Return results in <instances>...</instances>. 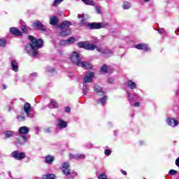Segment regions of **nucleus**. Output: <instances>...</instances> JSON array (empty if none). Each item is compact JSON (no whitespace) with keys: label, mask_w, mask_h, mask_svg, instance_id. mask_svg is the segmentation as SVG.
<instances>
[{"label":"nucleus","mask_w":179,"mask_h":179,"mask_svg":"<svg viewBox=\"0 0 179 179\" xmlns=\"http://www.w3.org/2000/svg\"><path fill=\"white\" fill-rule=\"evenodd\" d=\"M105 155L106 156H110V155H111V150L107 149V150H105V152H104Z\"/></svg>","instance_id":"a18cd8bd"},{"label":"nucleus","mask_w":179,"mask_h":179,"mask_svg":"<svg viewBox=\"0 0 179 179\" xmlns=\"http://www.w3.org/2000/svg\"><path fill=\"white\" fill-rule=\"evenodd\" d=\"M22 31H23V33L26 34V33H27V29L25 27H22Z\"/></svg>","instance_id":"8fccbe9b"},{"label":"nucleus","mask_w":179,"mask_h":179,"mask_svg":"<svg viewBox=\"0 0 179 179\" xmlns=\"http://www.w3.org/2000/svg\"><path fill=\"white\" fill-rule=\"evenodd\" d=\"M72 23L69 21H64L63 22L60 26H59V29H68V27H69V26H71Z\"/></svg>","instance_id":"aec40b11"},{"label":"nucleus","mask_w":179,"mask_h":179,"mask_svg":"<svg viewBox=\"0 0 179 179\" xmlns=\"http://www.w3.org/2000/svg\"><path fill=\"white\" fill-rule=\"evenodd\" d=\"M135 48L137 50H143V51H149V46L146 43H140L136 45Z\"/></svg>","instance_id":"ddd939ff"},{"label":"nucleus","mask_w":179,"mask_h":179,"mask_svg":"<svg viewBox=\"0 0 179 179\" xmlns=\"http://www.w3.org/2000/svg\"><path fill=\"white\" fill-rule=\"evenodd\" d=\"M10 68L13 72H19V63L15 59H12L10 62Z\"/></svg>","instance_id":"9d476101"},{"label":"nucleus","mask_w":179,"mask_h":179,"mask_svg":"<svg viewBox=\"0 0 179 179\" xmlns=\"http://www.w3.org/2000/svg\"><path fill=\"white\" fill-rule=\"evenodd\" d=\"M50 104L52 106L53 108L58 107V103L54 99L50 100Z\"/></svg>","instance_id":"e433bc0d"},{"label":"nucleus","mask_w":179,"mask_h":179,"mask_svg":"<svg viewBox=\"0 0 179 179\" xmlns=\"http://www.w3.org/2000/svg\"><path fill=\"white\" fill-rule=\"evenodd\" d=\"M77 45L80 48H85V50H86V42H79L77 43Z\"/></svg>","instance_id":"7c9ffc66"},{"label":"nucleus","mask_w":179,"mask_h":179,"mask_svg":"<svg viewBox=\"0 0 179 179\" xmlns=\"http://www.w3.org/2000/svg\"><path fill=\"white\" fill-rule=\"evenodd\" d=\"M58 23V17L57 16H51L50 18V24H52V26H55Z\"/></svg>","instance_id":"b1692460"},{"label":"nucleus","mask_w":179,"mask_h":179,"mask_svg":"<svg viewBox=\"0 0 179 179\" xmlns=\"http://www.w3.org/2000/svg\"><path fill=\"white\" fill-rule=\"evenodd\" d=\"M64 111L65 113H71V108L66 107Z\"/></svg>","instance_id":"3c124183"},{"label":"nucleus","mask_w":179,"mask_h":179,"mask_svg":"<svg viewBox=\"0 0 179 179\" xmlns=\"http://www.w3.org/2000/svg\"><path fill=\"white\" fill-rule=\"evenodd\" d=\"M110 67H108V66H107L106 64H103L101 67V73L106 74V73H108V72H110Z\"/></svg>","instance_id":"412c9836"},{"label":"nucleus","mask_w":179,"mask_h":179,"mask_svg":"<svg viewBox=\"0 0 179 179\" xmlns=\"http://www.w3.org/2000/svg\"><path fill=\"white\" fill-rule=\"evenodd\" d=\"M17 119L19 120V121H24L25 117L24 116H18Z\"/></svg>","instance_id":"de8ad7c7"},{"label":"nucleus","mask_w":179,"mask_h":179,"mask_svg":"<svg viewBox=\"0 0 179 179\" xmlns=\"http://www.w3.org/2000/svg\"><path fill=\"white\" fill-rule=\"evenodd\" d=\"M70 59L71 62L77 66L79 65V64H80V62L82 61L79 54L76 52H72L70 56Z\"/></svg>","instance_id":"7ed1b4c3"},{"label":"nucleus","mask_w":179,"mask_h":179,"mask_svg":"<svg viewBox=\"0 0 179 179\" xmlns=\"http://www.w3.org/2000/svg\"><path fill=\"white\" fill-rule=\"evenodd\" d=\"M131 3H129V1H124L123 2L122 4V9H124V10H127L128 9H131Z\"/></svg>","instance_id":"a878e982"},{"label":"nucleus","mask_w":179,"mask_h":179,"mask_svg":"<svg viewBox=\"0 0 179 179\" xmlns=\"http://www.w3.org/2000/svg\"><path fill=\"white\" fill-rule=\"evenodd\" d=\"M128 98H129V100H131V94L128 93Z\"/></svg>","instance_id":"bf43d9fd"},{"label":"nucleus","mask_w":179,"mask_h":179,"mask_svg":"<svg viewBox=\"0 0 179 179\" xmlns=\"http://www.w3.org/2000/svg\"><path fill=\"white\" fill-rule=\"evenodd\" d=\"M54 160H55V158L52 155H48L44 157V162L47 163V164H52Z\"/></svg>","instance_id":"dca6fc26"},{"label":"nucleus","mask_w":179,"mask_h":179,"mask_svg":"<svg viewBox=\"0 0 179 179\" xmlns=\"http://www.w3.org/2000/svg\"><path fill=\"white\" fill-rule=\"evenodd\" d=\"M12 109H13L12 106H10L9 105L7 106V110L8 111H12Z\"/></svg>","instance_id":"5fc2aeb1"},{"label":"nucleus","mask_w":179,"mask_h":179,"mask_svg":"<svg viewBox=\"0 0 179 179\" xmlns=\"http://www.w3.org/2000/svg\"><path fill=\"white\" fill-rule=\"evenodd\" d=\"M64 1V0H55L52 4V6H58L61 2Z\"/></svg>","instance_id":"72a5a7b5"},{"label":"nucleus","mask_w":179,"mask_h":179,"mask_svg":"<svg viewBox=\"0 0 179 179\" xmlns=\"http://www.w3.org/2000/svg\"><path fill=\"white\" fill-rule=\"evenodd\" d=\"M67 43V45H69V44H73L75 43V38L71 37L67 40H66Z\"/></svg>","instance_id":"473e14b6"},{"label":"nucleus","mask_w":179,"mask_h":179,"mask_svg":"<svg viewBox=\"0 0 179 179\" xmlns=\"http://www.w3.org/2000/svg\"><path fill=\"white\" fill-rule=\"evenodd\" d=\"M2 86H3V90L7 89V87H6V85H4V84H3Z\"/></svg>","instance_id":"13d9d810"},{"label":"nucleus","mask_w":179,"mask_h":179,"mask_svg":"<svg viewBox=\"0 0 179 179\" xmlns=\"http://www.w3.org/2000/svg\"><path fill=\"white\" fill-rule=\"evenodd\" d=\"M109 27L110 24L108 22H90V24H87V29H90V30H99Z\"/></svg>","instance_id":"f03ea898"},{"label":"nucleus","mask_w":179,"mask_h":179,"mask_svg":"<svg viewBox=\"0 0 179 179\" xmlns=\"http://www.w3.org/2000/svg\"><path fill=\"white\" fill-rule=\"evenodd\" d=\"M98 179H107V176L106 175V173H101L98 176Z\"/></svg>","instance_id":"ea45409f"},{"label":"nucleus","mask_w":179,"mask_h":179,"mask_svg":"<svg viewBox=\"0 0 179 179\" xmlns=\"http://www.w3.org/2000/svg\"><path fill=\"white\" fill-rule=\"evenodd\" d=\"M94 92L96 93L98 96H101V97H102V96H104V94H106L104 90L99 86L94 87Z\"/></svg>","instance_id":"4468645a"},{"label":"nucleus","mask_w":179,"mask_h":179,"mask_svg":"<svg viewBox=\"0 0 179 179\" xmlns=\"http://www.w3.org/2000/svg\"><path fill=\"white\" fill-rule=\"evenodd\" d=\"M10 31L12 34H14V36H22V32L15 27L10 28Z\"/></svg>","instance_id":"5701e85b"},{"label":"nucleus","mask_w":179,"mask_h":179,"mask_svg":"<svg viewBox=\"0 0 179 179\" xmlns=\"http://www.w3.org/2000/svg\"><path fill=\"white\" fill-rule=\"evenodd\" d=\"M175 34H176V36H179V26H178L177 30L175 31Z\"/></svg>","instance_id":"864d4df0"},{"label":"nucleus","mask_w":179,"mask_h":179,"mask_svg":"<svg viewBox=\"0 0 179 179\" xmlns=\"http://www.w3.org/2000/svg\"><path fill=\"white\" fill-rule=\"evenodd\" d=\"M50 72H54V69H52L51 70H50Z\"/></svg>","instance_id":"680f3d73"},{"label":"nucleus","mask_w":179,"mask_h":179,"mask_svg":"<svg viewBox=\"0 0 179 179\" xmlns=\"http://www.w3.org/2000/svg\"><path fill=\"white\" fill-rule=\"evenodd\" d=\"M122 173L124 176H127V171H122Z\"/></svg>","instance_id":"4d7b16f0"},{"label":"nucleus","mask_w":179,"mask_h":179,"mask_svg":"<svg viewBox=\"0 0 179 179\" xmlns=\"http://www.w3.org/2000/svg\"><path fill=\"white\" fill-rule=\"evenodd\" d=\"M69 34H71L70 30H63L61 32L62 36H69Z\"/></svg>","instance_id":"c9c22d12"},{"label":"nucleus","mask_w":179,"mask_h":179,"mask_svg":"<svg viewBox=\"0 0 179 179\" xmlns=\"http://www.w3.org/2000/svg\"><path fill=\"white\" fill-rule=\"evenodd\" d=\"M102 96V98L96 100V103L101 106H104L107 103V100H108V96L107 95H103Z\"/></svg>","instance_id":"2eb2a0df"},{"label":"nucleus","mask_w":179,"mask_h":179,"mask_svg":"<svg viewBox=\"0 0 179 179\" xmlns=\"http://www.w3.org/2000/svg\"><path fill=\"white\" fill-rule=\"evenodd\" d=\"M26 142H27V138L25 136H22L15 140V145L17 146H22V145H24Z\"/></svg>","instance_id":"6e6552de"},{"label":"nucleus","mask_w":179,"mask_h":179,"mask_svg":"<svg viewBox=\"0 0 179 179\" xmlns=\"http://www.w3.org/2000/svg\"><path fill=\"white\" fill-rule=\"evenodd\" d=\"M29 127H21L19 130H18V132L20 134H22V135H27V134H29Z\"/></svg>","instance_id":"6ab92c4d"},{"label":"nucleus","mask_w":179,"mask_h":179,"mask_svg":"<svg viewBox=\"0 0 179 179\" xmlns=\"http://www.w3.org/2000/svg\"><path fill=\"white\" fill-rule=\"evenodd\" d=\"M69 159H71V160H76V154H69Z\"/></svg>","instance_id":"37998d69"},{"label":"nucleus","mask_w":179,"mask_h":179,"mask_svg":"<svg viewBox=\"0 0 179 179\" xmlns=\"http://www.w3.org/2000/svg\"><path fill=\"white\" fill-rule=\"evenodd\" d=\"M95 10H96V13H97V15H101V6H96Z\"/></svg>","instance_id":"f704fd0d"},{"label":"nucleus","mask_w":179,"mask_h":179,"mask_svg":"<svg viewBox=\"0 0 179 179\" xmlns=\"http://www.w3.org/2000/svg\"><path fill=\"white\" fill-rule=\"evenodd\" d=\"M6 45V40L0 39V47H5Z\"/></svg>","instance_id":"58836bf2"},{"label":"nucleus","mask_w":179,"mask_h":179,"mask_svg":"<svg viewBox=\"0 0 179 179\" xmlns=\"http://www.w3.org/2000/svg\"><path fill=\"white\" fill-rule=\"evenodd\" d=\"M30 110H31V105L27 102L24 105V111L27 115V117H30Z\"/></svg>","instance_id":"f8f14e48"},{"label":"nucleus","mask_w":179,"mask_h":179,"mask_svg":"<svg viewBox=\"0 0 179 179\" xmlns=\"http://www.w3.org/2000/svg\"><path fill=\"white\" fill-rule=\"evenodd\" d=\"M85 157L83 154H76V160H83Z\"/></svg>","instance_id":"2f4dec72"},{"label":"nucleus","mask_w":179,"mask_h":179,"mask_svg":"<svg viewBox=\"0 0 179 179\" xmlns=\"http://www.w3.org/2000/svg\"><path fill=\"white\" fill-rule=\"evenodd\" d=\"M85 5H90L91 6H94L96 3L93 0H82Z\"/></svg>","instance_id":"cd10ccee"},{"label":"nucleus","mask_w":179,"mask_h":179,"mask_svg":"<svg viewBox=\"0 0 179 179\" xmlns=\"http://www.w3.org/2000/svg\"><path fill=\"white\" fill-rule=\"evenodd\" d=\"M88 90H89V85H87V83H83V94L86 95V93H87Z\"/></svg>","instance_id":"c85d7f7f"},{"label":"nucleus","mask_w":179,"mask_h":179,"mask_svg":"<svg viewBox=\"0 0 179 179\" xmlns=\"http://www.w3.org/2000/svg\"><path fill=\"white\" fill-rule=\"evenodd\" d=\"M96 51H98L99 52H101V54H104V48H96Z\"/></svg>","instance_id":"c03bdc74"},{"label":"nucleus","mask_w":179,"mask_h":179,"mask_svg":"<svg viewBox=\"0 0 179 179\" xmlns=\"http://www.w3.org/2000/svg\"><path fill=\"white\" fill-rule=\"evenodd\" d=\"M166 123L171 128H177V126L179 124V122L177 119L171 117H168L166 119Z\"/></svg>","instance_id":"39448f33"},{"label":"nucleus","mask_w":179,"mask_h":179,"mask_svg":"<svg viewBox=\"0 0 179 179\" xmlns=\"http://www.w3.org/2000/svg\"><path fill=\"white\" fill-rule=\"evenodd\" d=\"M60 45H68V43L66 42V40H63L60 41Z\"/></svg>","instance_id":"49530a36"},{"label":"nucleus","mask_w":179,"mask_h":179,"mask_svg":"<svg viewBox=\"0 0 179 179\" xmlns=\"http://www.w3.org/2000/svg\"><path fill=\"white\" fill-rule=\"evenodd\" d=\"M42 178L43 179H55V176L54 174L43 175Z\"/></svg>","instance_id":"c756f323"},{"label":"nucleus","mask_w":179,"mask_h":179,"mask_svg":"<svg viewBox=\"0 0 179 179\" xmlns=\"http://www.w3.org/2000/svg\"><path fill=\"white\" fill-rule=\"evenodd\" d=\"M67 127L68 123H66V121L61 119L57 120V128H59V129H64V128H66Z\"/></svg>","instance_id":"9b49d317"},{"label":"nucleus","mask_w":179,"mask_h":179,"mask_svg":"<svg viewBox=\"0 0 179 179\" xmlns=\"http://www.w3.org/2000/svg\"><path fill=\"white\" fill-rule=\"evenodd\" d=\"M134 107H139V106H141V103L139 102H136L134 104Z\"/></svg>","instance_id":"603ef678"},{"label":"nucleus","mask_w":179,"mask_h":179,"mask_svg":"<svg viewBox=\"0 0 179 179\" xmlns=\"http://www.w3.org/2000/svg\"><path fill=\"white\" fill-rule=\"evenodd\" d=\"M11 156L13 159H15V160H22V159L26 157V154L16 150L11 153Z\"/></svg>","instance_id":"423d86ee"},{"label":"nucleus","mask_w":179,"mask_h":179,"mask_svg":"<svg viewBox=\"0 0 179 179\" xmlns=\"http://www.w3.org/2000/svg\"><path fill=\"white\" fill-rule=\"evenodd\" d=\"M80 22H81V23H82L84 26H85V27H87V24H89L90 22H87L85 20V18L81 19Z\"/></svg>","instance_id":"a19ab883"},{"label":"nucleus","mask_w":179,"mask_h":179,"mask_svg":"<svg viewBox=\"0 0 179 179\" xmlns=\"http://www.w3.org/2000/svg\"><path fill=\"white\" fill-rule=\"evenodd\" d=\"M31 76L36 77V76H38V74L37 73H32L31 74Z\"/></svg>","instance_id":"6e6d98bb"},{"label":"nucleus","mask_w":179,"mask_h":179,"mask_svg":"<svg viewBox=\"0 0 179 179\" xmlns=\"http://www.w3.org/2000/svg\"><path fill=\"white\" fill-rule=\"evenodd\" d=\"M94 78V73L90 72L85 74L84 77V83H92L93 79Z\"/></svg>","instance_id":"0eeeda50"},{"label":"nucleus","mask_w":179,"mask_h":179,"mask_svg":"<svg viewBox=\"0 0 179 179\" xmlns=\"http://www.w3.org/2000/svg\"><path fill=\"white\" fill-rule=\"evenodd\" d=\"M157 31L159 34H166V29L164 28H159Z\"/></svg>","instance_id":"4c0bfd02"},{"label":"nucleus","mask_w":179,"mask_h":179,"mask_svg":"<svg viewBox=\"0 0 179 179\" xmlns=\"http://www.w3.org/2000/svg\"><path fill=\"white\" fill-rule=\"evenodd\" d=\"M103 55H106V57H111V55H114V52H113L111 50L105 49Z\"/></svg>","instance_id":"bb28decb"},{"label":"nucleus","mask_w":179,"mask_h":179,"mask_svg":"<svg viewBox=\"0 0 179 179\" xmlns=\"http://www.w3.org/2000/svg\"><path fill=\"white\" fill-rule=\"evenodd\" d=\"M169 174H170L171 176H176V174H177V171L171 169L169 171Z\"/></svg>","instance_id":"79ce46f5"},{"label":"nucleus","mask_w":179,"mask_h":179,"mask_svg":"<svg viewBox=\"0 0 179 179\" xmlns=\"http://www.w3.org/2000/svg\"><path fill=\"white\" fill-rule=\"evenodd\" d=\"M78 19H80V15H78Z\"/></svg>","instance_id":"e2e57ef3"},{"label":"nucleus","mask_w":179,"mask_h":179,"mask_svg":"<svg viewBox=\"0 0 179 179\" xmlns=\"http://www.w3.org/2000/svg\"><path fill=\"white\" fill-rule=\"evenodd\" d=\"M3 134L6 139L12 138V136H15V132L13 131H5L3 132Z\"/></svg>","instance_id":"4be33fe9"},{"label":"nucleus","mask_w":179,"mask_h":179,"mask_svg":"<svg viewBox=\"0 0 179 179\" xmlns=\"http://www.w3.org/2000/svg\"><path fill=\"white\" fill-rule=\"evenodd\" d=\"M78 66L80 68H83L84 69H92L93 68V65L90 64L89 62H80Z\"/></svg>","instance_id":"1a4fd4ad"},{"label":"nucleus","mask_w":179,"mask_h":179,"mask_svg":"<svg viewBox=\"0 0 179 179\" xmlns=\"http://www.w3.org/2000/svg\"><path fill=\"white\" fill-rule=\"evenodd\" d=\"M62 171L64 176H71L72 174L69 162H64L62 164Z\"/></svg>","instance_id":"20e7f679"},{"label":"nucleus","mask_w":179,"mask_h":179,"mask_svg":"<svg viewBox=\"0 0 179 179\" xmlns=\"http://www.w3.org/2000/svg\"><path fill=\"white\" fill-rule=\"evenodd\" d=\"M34 27H37V29H38V30H41L42 31H45V27H44V26L43 25L41 22H40V21H36L34 23Z\"/></svg>","instance_id":"f3484780"},{"label":"nucleus","mask_w":179,"mask_h":179,"mask_svg":"<svg viewBox=\"0 0 179 179\" xmlns=\"http://www.w3.org/2000/svg\"><path fill=\"white\" fill-rule=\"evenodd\" d=\"M95 48H97L96 45L92 44L89 41H86L85 50L94 51Z\"/></svg>","instance_id":"a211bd4d"},{"label":"nucleus","mask_w":179,"mask_h":179,"mask_svg":"<svg viewBox=\"0 0 179 179\" xmlns=\"http://www.w3.org/2000/svg\"><path fill=\"white\" fill-rule=\"evenodd\" d=\"M31 43L25 45L24 51L30 57H37L38 55V50L43 47V40L34 38L33 36H29Z\"/></svg>","instance_id":"f257e3e1"},{"label":"nucleus","mask_w":179,"mask_h":179,"mask_svg":"<svg viewBox=\"0 0 179 179\" xmlns=\"http://www.w3.org/2000/svg\"><path fill=\"white\" fill-rule=\"evenodd\" d=\"M127 86L129 89H136V83H135L132 80H129L127 81Z\"/></svg>","instance_id":"393cba45"},{"label":"nucleus","mask_w":179,"mask_h":179,"mask_svg":"<svg viewBox=\"0 0 179 179\" xmlns=\"http://www.w3.org/2000/svg\"><path fill=\"white\" fill-rule=\"evenodd\" d=\"M108 83H114V78H109L108 79Z\"/></svg>","instance_id":"09e8293b"},{"label":"nucleus","mask_w":179,"mask_h":179,"mask_svg":"<svg viewBox=\"0 0 179 179\" xmlns=\"http://www.w3.org/2000/svg\"><path fill=\"white\" fill-rule=\"evenodd\" d=\"M45 131L47 132V133L50 132V129H46L45 130Z\"/></svg>","instance_id":"052dcab7"}]
</instances>
